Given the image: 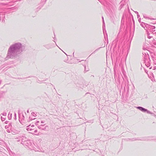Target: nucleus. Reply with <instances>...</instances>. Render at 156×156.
Here are the masks:
<instances>
[{
  "mask_svg": "<svg viewBox=\"0 0 156 156\" xmlns=\"http://www.w3.org/2000/svg\"><path fill=\"white\" fill-rule=\"evenodd\" d=\"M9 127L8 125H6V126H5V128L6 129H7V128H9V127Z\"/></svg>",
  "mask_w": 156,
  "mask_h": 156,
  "instance_id": "nucleus-31",
  "label": "nucleus"
},
{
  "mask_svg": "<svg viewBox=\"0 0 156 156\" xmlns=\"http://www.w3.org/2000/svg\"><path fill=\"white\" fill-rule=\"evenodd\" d=\"M14 8V7H11V8H10V9H13V8Z\"/></svg>",
  "mask_w": 156,
  "mask_h": 156,
  "instance_id": "nucleus-45",
  "label": "nucleus"
},
{
  "mask_svg": "<svg viewBox=\"0 0 156 156\" xmlns=\"http://www.w3.org/2000/svg\"><path fill=\"white\" fill-rule=\"evenodd\" d=\"M151 43L154 45H156V41L155 39H153Z\"/></svg>",
  "mask_w": 156,
  "mask_h": 156,
  "instance_id": "nucleus-15",
  "label": "nucleus"
},
{
  "mask_svg": "<svg viewBox=\"0 0 156 156\" xmlns=\"http://www.w3.org/2000/svg\"><path fill=\"white\" fill-rule=\"evenodd\" d=\"M31 114L34 117L37 116L36 113L35 112H33L31 113Z\"/></svg>",
  "mask_w": 156,
  "mask_h": 156,
  "instance_id": "nucleus-20",
  "label": "nucleus"
},
{
  "mask_svg": "<svg viewBox=\"0 0 156 156\" xmlns=\"http://www.w3.org/2000/svg\"><path fill=\"white\" fill-rule=\"evenodd\" d=\"M22 138V137H20V139H19V138H16V139H17V142H19V141H20V140H21V139Z\"/></svg>",
  "mask_w": 156,
  "mask_h": 156,
  "instance_id": "nucleus-23",
  "label": "nucleus"
},
{
  "mask_svg": "<svg viewBox=\"0 0 156 156\" xmlns=\"http://www.w3.org/2000/svg\"><path fill=\"white\" fill-rule=\"evenodd\" d=\"M67 61H68V59H67V60L65 59V60H64V61L65 62H66L67 63H68V62Z\"/></svg>",
  "mask_w": 156,
  "mask_h": 156,
  "instance_id": "nucleus-30",
  "label": "nucleus"
},
{
  "mask_svg": "<svg viewBox=\"0 0 156 156\" xmlns=\"http://www.w3.org/2000/svg\"><path fill=\"white\" fill-rule=\"evenodd\" d=\"M7 122H7V121H6V122H5V123H7Z\"/></svg>",
  "mask_w": 156,
  "mask_h": 156,
  "instance_id": "nucleus-47",
  "label": "nucleus"
},
{
  "mask_svg": "<svg viewBox=\"0 0 156 156\" xmlns=\"http://www.w3.org/2000/svg\"><path fill=\"white\" fill-rule=\"evenodd\" d=\"M122 71L123 73V74L124 75V70H122Z\"/></svg>",
  "mask_w": 156,
  "mask_h": 156,
  "instance_id": "nucleus-39",
  "label": "nucleus"
},
{
  "mask_svg": "<svg viewBox=\"0 0 156 156\" xmlns=\"http://www.w3.org/2000/svg\"><path fill=\"white\" fill-rule=\"evenodd\" d=\"M142 56L144 58V61L147 60V61H148L150 59L149 55L147 53H146L145 52H143L142 53Z\"/></svg>",
  "mask_w": 156,
  "mask_h": 156,
  "instance_id": "nucleus-6",
  "label": "nucleus"
},
{
  "mask_svg": "<svg viewBox=\"0 0 156 156\" xmlns=\"http://www.w3.org/2000/svg\"><path fill=\"white\" fill-rule=\"evenodd\" d=\"M25 49V45L20 42L15 43L12 44L8 49L6 57L5 58V60L16 57Z\"/></svg>",
  "mask_w": 156,
  "mask_h": 156,
  "instance_id": "nucleus-1",
  "label": "nucleus"
},
{
  "mask_svg": "<svg viewBox=\"0 0 156 156\" xmlns=\"http://www.w3.org/2000/svg\"><path fill=\"white\" fill-rule=\"evenodd\" d=\"M6 112H3L2 114L4 116H6Z\"/></svg>",
  "mask_w": 156,
  "mask_h": 156,
  "instance_id": "nucleus-26",
  "label": "nucleus"
},
{
  "mask_svg": "<svg viewBox=\"0 0 156 156\" xmlns=\"http://www.w3.org/2000/svg\"><path fill=\"white\" fill-rule=\"evenodd\" d=\"M153 58L154 63L156 64V54L153 57Z\"/></svg>",
  "mask_w": 156,
  "mask_h": 156,
  "instance_id": "nucleus-13",
  "label": "nucleus"
},
{
  "mask_svg": "<svg viewBox=\"0 0 156 156\" xmlns=\"http://www.w3.org/2000/svg\"><path fill=\"white\" fill-rule=\"evenodd\" d=\"M146 23H145L142 22L141 24L140 25L141 26L143 27L144 28H146Z\"/></svg>",
  "mask_w": 156,
  "mask_h": 156,
  "instance_id": "nucleus-14",
  "label": "nucleus"
},
{
  "mask_svg": "<svg viewBox=\"0 0 156 156\" xmlns=\"http://www.w3.org/2000/svg\"><path fill=\"white\" fill-rule=\"evenodd\" d=\"M39 122V121H37L35 123V124L36 125H38V123Z\"/></svg>",
  "mask_w": 156,
  "mask_h": 156,
  "instance_id": "nucleus-28",
  "label": "nucleus"
},
{
  "mask_svg": "<svg viewBox=\"0 0 156 156\" xmlns=\"http://www.w3.org/2000/svg\"><path fill=\"white\" fill-rule=\"evenodd\" d=\"M34 130H33V131H30L31 132V133L32 134H34Z\"/></svg>",
  "mask_w": 156,
  "mask_h": 156,
  "instance_id": "nucleus-32",
  "label": "nucleus"
},
{
  "mask_svg": "<svg viewBox=\"0 0 156 156\" xmlns=\"http://www.w3.org/2000/svg\"><path fill=\"white\" fill-rule=\"evenodd\" d=\"M19 121L20 122L23 124L24 121V116L23 114L19 113Z\"/></svg>",
  "mask_w": 156,
  "mask_h": 156,
  "instance_id": "nucleus-5",
  "label": "nucleus"
},
{
  "mask_svg": "<svg viewBox=\"0 0 156 156\" xmlns=\"http://www.w3.org/2000/svg\"><path fill=\"white\" fill-rule=\"evenodd\" d=\"M47 0H41L42 3L43 4H44Z\"/></svg>",
  "mask_w": 156,
  "mask_h": 156,
  "instance_id": "nucleus-22",
  "label": "nucleus"
},
{
  "mask_svg": "<svg viewBox=\"0 0 156 156\" xmlns=\"http://www.w3.org/2000/svg\"><path fill=\"white\" fill-rule=\"evenodd\" d=\"M1 12H0V13H1Z\"/></svg>",
  "mask_w": 156,
  "mask_h": 156,
  "instance_id": "nucleus-50",
  "label": "nucleus"
},
{
  "mask_svg": "<svg viewBox=\"0 0 156 156\" xmlns=\"http://www.w3.org/2000/svg\"><path fill=\"white\" fill-rule=\"evenodd\" d=\"M27 130L28 131H31L34 130V129H32L31 127H29L27 128Z\"/></svg>",
  "mask_w": 156,
  "mask_h": 156,
  "instance_id": "nucleus-18",
  "label": "nucleus"
},
{
  "mask_svg": "<svg viewBox=\"0 0 156 156\" xmlns=\"http://www.w3.org/2000/svg\"><path fill=\"white\" fill-rule=\"evenodd\" d=\"M9 128L10 129L11 132H12L13 129L14 128V126L12 123H9L8 125Z\"/></svg>",
  "mask_w": 156,
  "mask_h": 156,
  "instance_id": "nucleus-11",
  "label": "nucleus"
},
{
  "mask_svg": "<svg viewBox=\"0 0 156 156\" xmlns=\"http://www.w3.org/2000/svg\"><path fill=\"white\" fill-rule=\"evenodd\" d=\"M21 143L24 146L27 147L31 150H34L36 151V147L34 144L30 140H28L27 138L25 137L24 135L22 136V138L21 139Z\"/></svg>",
  "mask_w": 156,
  "mask_h": 156,
  "instance_id": "nucleus-2",
  "label": "nucleus"
},
{
  "mask_svg": "<svg viewBox=\"0 0 156 156\" xmlns=\"http://www.w3.org/2000/svg\"><path fill=\"white\" fill-rule=\"evenodd\" d=\"M106 37L104 35V37H105V40H106V39H107V43H108V37H107V34H106Z\"/></svg>",
  "mask_w": 156,
  "mask_h": 156,
  "instance_id": "nucleus-21",
  "label": "nucleus"
},
{
  "mask_svg": "<svg viewBox=\"0 0 156 156\" xmlns=\"http://www.w3.org/2000/svg\"><path fill=\"white\" fill-rule=\"evenodd\" d=\"M27 113H29V110H28L27 111Z\"/></svg>",
  "mask_w": 156,
  "mask_h": 156,
  "instance_id": "nucleus-44",
  "label": "nucleus"
},
{
  "mask_svg": "<svg viewBox=\"0 0 156 156\" xmlns=\"http://www.w3.org/2000/svg\"><path fill=\"white\" fill-rule=\"evenodd\" d=\"M146 28L147 29V32L149 31V32L151 33H153V34H156V32H155V30H153L155 29V27L154 26H153L151 25L148 24H146Z\"/></svg>",
  "mask_w": 156,
  "mask_h": 156,
  "instance_id": "nucleus-3",
  "label": "nucleus"
},
{
  "mask_svg": "<svg viewBox=\"0 0 156 156\" xmlns=\"http://www.w3.org/2000/svg\"><path fill=\"white\" fill-rule=\"evenodd\" d=\"M152 32L150 33V32H149V31H148L147 32V37L148 38L150 39L152 37Z\"/></svg>",
  "mask_w": 156,
  "mask_h": 156,
  "instance_id": "nucleus-10",
  "label": "nucleus"
},
{
  "mask_svg": "<svg viewBox=\"0 0 156 156\" xmlns=\"http://www.w3.org/2000/svg\"><path fill=\"white\" fill-rule=\"evenodd\" d=\"M35 16H33V17H34Z\"/></svg>",
  "mask_w": 156,
  "mask_h": 156,
  "instance_id": "nucleus-48",
  "label": "nucleus"
},
{
  "mask_svg": "<svg viewBox=\"0 0 156 156\" xmlns=\"http://www.w3.org/2000/svg\"><path fill=\"white\" fill-rule=\"evenodd\" d=\"M34 127V125H32V126H31V127Z\"/></svg>",
  "mask_w": 156,
  "mask_h": 156,
  "instance_id": "nucleus-42",
  "label": "nucleus"
},
{
  "mask_svg": "<svg viewBox=\"0 0 156 156\" xmlns=\"http://www.w3.org/2000/svg\"><path fill=\"white\" fill-rule=\"evenodd\" d=\"M35 119V118L32 119L30 117L29 118V120H28V121H30V120H32L33 119Z\"/></svg>",
  "mask_w": 156,
  "mask_h": 156,
  "instance_id": "nucleus-25",
  "label": "nucleus"
},
{
  "mask_svg": "<svg viewBox=\"0 0 156 156\" xmlns=\"http://www.w3.org/2000/svg\"><path fill=\"white\" fill-rule=\"evenodd\" d=\"M14 116H15V119L16 120V114L15 113Z\"/></svg>",
  "mask_w": 156,
  "mask_h": 156,
  "instance_id": "nucleus-33",
  "label": "nucleus"
},
{
  "mask_svg": "<svg viewBox=\"0 0 156 156\" xmlns=\"http://www.w3.org/2000/svg\"><path fill=\"white\" fill-rule=\"evenodd\" d=\"M137 108L143 112H147V113H151L147 109H146L142 107H137Z\"/></svg>",
  "mask_w": 156,
  "mask_h": 156,
  "instance_id": "nucleus-7",
  "label": "nucleus"
},
{
  "mask_svg": "<svg viewBox=\"0 0 156 156\" xmlns=\"http://www.w3.org/2000/svg\"><path fill=\"white\" fill-rule=\"evenodd\" d=\"M7 131L8 133H10V130L9 129H7Z\"/></svg>",
  "mask_w": 156,
  "mask_h": 156,
  "instance_id": "nucleus-38",
  "label": "nucleus"
},
{
  "mask_svg": "<svg viewBox=\"0 0 156 156\" xmlns=\"http://www.w3.org/2000/svg\"><path fill=\"white\" fill-rule=\"evenodd\" d=\"M98 0L100 1V2H101V1H100L99 0Z\"/></svg>",
  "mask_w": 156,
  "mask_h": 156,
  "instance_id": "nucleus-49",
  "label": "nucleus"
},
{
  "mask_svg": "<svg viewBox=\"0 0 156 156\" xmlns=\"http://www.w3.org/2000/svg\"><path fill=\"white\" fill-rule=\"evenodd\" d=\"M127 0H125L124 1V0H123L122 1H121V5H120V6L121 7V8H122V7L123 6V5H124V4H123V3L124 2H125Z\"/></svg>",
  "mask_w": 156,
  "mask_h": 156,
  "instance_id": "nucleus-17",
  "label": "nucleus"
},
{
  "mask_svg": "<svg viewBox=\"0 0 156 156\" xmlns=\"http://www.w3.org/2000/svg\"><path fill=\"white\" fill-rule=\"evenodd\" d=\"M143 140H144V139ZM148 140L147 139H144V140Z\"/></svg>",
  "mask_w": 156,
  "mask_h": 156,
  "instance_id": "nucleus-46",
  "label": "nucleus"
},
{
  "mask_svg": "<svg viewBox=\"0 0 156 156\" xmlns=\"http://www.w3.org/2000/svg\"><path fill=\"white\" fill-rule=\"evenodd\" d=\"M138 21L140 22V17L139 19H138Z\"/></svg>",
  "mask_w": 156,
  "mask_h": 156,
  "instance_id": "nucleus-40",
  "label": "nucleus"
},
{
  "mask_svg": "<svg viewBox=\"0 0 156 156\" xmlns=\"http://www.w3.org/2000/svg\"><path fill=\"white\" fill-rule=\"evenodd\" d=\"M44 47L48 49L54 47L52 44H49L44 45Z\"/></svg>",
  "mask_w": 156,
  "mask_h": 156,
  "instance_id": "nucleus-8",
  "label": "nucleus"
},
{
  "mask_svg": "<svg viewBox=\"0 0 156 156\" xmlns=\"http://www.w3.org/2000/svg\"><path fill=\"white\" fill-rule=\"evenodd\" d=\"M135 13H136L137 14H138V13L137 11L135 12Z\"/></svg>",
  "mask_w": 156,
  "mask_h": 156,
  "instance_id": "nucleus-41",
  "label": "nucleus"
},
{
  "mask_svg": "<svg viewBox=\"0 0 156 156\" xmlns=\"http://www.w3.org/2000/svg\"><path fill=\"white\" fill-rule=\"evenodd\" d=\"M37 132V129L34 130V133H36Z\"/></svg>",
  "mask_w": 156,
  "mask_h": 156,
  "instance_id": "nucleus-29",
  "label": "nucleus"
},
{
  "mask_svg": "<svg viewBox=\"0 0 156 156\" xmlns=\"http://www.w3.org/2000/svg\"><path fill=\"white\" fill-rule=\"evenodd\" d=\"M137 16L138 18H140V16L138 14H137Z\"/></svg>",
  "mask_w": 156,
  "mask_h": 156,
  "instance_id": "nucleus-36",
  "label": "nucleus"
},
{
  "mask_svg": "<svg viewBox=\"0 0 156 156\" xmlns=\"http://www.w3.org/2000/svg\"><path fill=\"white\" fill-rule=\"evenodd\" d=\"M12 2H9V3H8V5H9L11 6L12 5Z\"/></svg>",
  "mask_w": 156,
  "mask_h": 156,
  "instance_id": "nucleus-24",
  "label": "nucleus"
},
{
  "mask_svg": "<svg viewBox=\"0 0 156 156\" xmlns=\"http://www.w3.org/2000/svg\"><path fill=\"white\" fill-rule=\"evenodd\" d=\"M45 121H41V123H44V122Z\"/></svg>",
  "mask_w": 156,
  "mask_h": 156,
  "instance_id": "nucleus-37",
  "label": "nucleus"
},
{
  "mask_svg": "<svg viewBox=\"0 0 156 156\" xmlns=\"http://www.w3.org/2000/svg\"><path fill=\"white\" fill-rule=\"evenodd\" d=\"M149 61L150 60H148V61H147V60H145L144 61V63L145 64L146 66H147V67L149 68V69H151V67H150V63L149 62Z\"/></svg>",
  "mask_w": 156,
  "mask_h": 156,
  "instance_id": "nucleus-9",
  "label": "nucleus"
},
{
  "mask_svg": "<svg viewBox=\"0 0 156 156\" xmlns=\"http://www.w3.org/2000/svg\"><path fill=\"white\" fill-rule=\"evenodd\" d=\"M13 133H14V134H15V133H18V131H16V132H13ZM12 133L14 134L13 133Z\"/></svg>",
  "mask_w": 156,
  "mask_h": 156,
  "instance_id": "nucleus-34",
  "label": "nucleus"
},
{
  "mask_svg": "<svg viewBox=\"0 0 156 156\" xmlns=\"http://www.w3.org/2000/svg\"><path fill=\"white\" fill-rule=\"evenodd\" d=\"M38 128L40 129L45 131H47L48 130V126L45 124H41L38 126Z\"/></svg>",
  "mask_w": 156,
  "mask_h": 156,
  "instance_id": "nucleus-4",
  "label": "nucleus"
},
{
  "mask_svg": "<svg viewBox=\"0 0 156 156\" xmlns=\"http://www.w3.org/2000/svg\"><path fill=\"white\" fill-rule=\"evenodd\" d=\"M1 119L2 121H4L5 120V118H3L2 117H1Z\"/></svg>",
  "mask_w": 156,
  "mask_h": 156,
  "instance_id": "nucleus-27",
  "label": "nucleus"
},
{
  "mask_svg": "<svg viewBox=\"0 0 156 156\" xmlns=\"http://www.w3.org/2000/svg\"><path fill=\"white\" fill-rule=\"evenodd\" d=\"M98 48V49H96V50L94 51V52L92 53H94L95 51H97L98 50V49H99V48Z\"/></svg>",
  "mask_w": 156,
  "mask_h": 156,
  "instance_id": "nucleus-35",
  "label": "nucleus"
},
{
  "mask_svg": "<svg viewBox=\"0 0 156 156\" xmlns=\"http://www.w3.org/2000/svg\"><path fill=\"white\" fill-rule=\"evenodd\" d=\"M102 19H103V30H104V26H105V22H104V18H103V17H102Z\"/></svg>",
  "mask_w": 156,
  "mask_h": 156,
  "instance_id": "nucleus-19",
  "label": "nucleus"
},
{
  "mask_svg": "<svg viewBox=\"0 0 156 156\" xmlns=\"http://www.w3.org/2000/svg\"><path fill=\"white\" fill-rule=\"evenodd\" d=\"M35 135H38L39 133H36L34 134Z\"/></svg>",
  "mask_w": 156,
  "mask_h": 156,
  "instance_id": "nucleus-43",
  "label": "nucleus"
},
{
  "mask_svg": "<svg viewBox=\"0 0 156 156\" xmlns=\"http://www.w3.org/2000/svg\"><path fill=\"white\" fill-rule=\"evenodd\" d=\"M104 0L105 1L106 3L107 4H108V3L109 4H110L109 2H111V3H112V4H113L114 3V0Z\"/></svg>",
  "mask_w": 156,
  "mask_h": 156,
  "instance_id": "nucleus-12",
  "label": "nucleus"
},
{
  "mask_svg": "<svg viewBox=\"0 0 156 156\" xmlns=\"http://www.w3.org/2000/svg\"><path fill=\"white\" fill-rule=\"evenodd\" d=\"M144 18H145L146 19H150L151 20H154L156 19L154 18H151L148 17H146V16H145L144 15Z\"/></svg>",
  "mask_w": 156,
  "mask_h": 156,
  "instance_id": "nucleus-16",
  "label": "nucleus"
}]
</instances>
